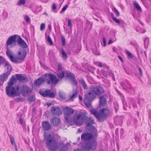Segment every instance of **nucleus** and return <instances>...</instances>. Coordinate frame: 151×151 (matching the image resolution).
Segmentation results:
<instances>
[{
	"mask_svg": "<svg viewBox=\"0 0 151 151\" xmlns=\"http://www.w3.org/2000/svg\"><path fill=\"white\" fill-rule=\"evenodd\" d=\"M86 119V116L82 112H77L73 116V119L71 116H66L65 121L70 123L73 122L75 124L78 126L82 125Z\"/></svg>",
	"mask_w": 151,
	"mask_h": 151,
	"instance_id": "obj_2",
	"label": "nucleus"
},
{
	"mask_svg": "<svg viewBox=\"0 0 151 151\" xmlns=\"http://www.w3.org/2000/svg\"><path fill=\"white\" fill-rule=\"evenodd\" d=\"M74 151H82L80 149H77L76 150H75Z\"/></svg>",
	"mask_w": 151,
	"mask_h": 151,
	"instance_id": "obj_59",
	"label": "nucleus"
},
{
	"mask_svg": "<svg viewBox=\"0 0 151 151\" xmlns=\"http://www.w3.org/2000/svg\"><path fill=\"white\" fill-rule=\"evenodd\" d=\"M106 94H104L102 95L100 97V104L101 105H104L106 103Z\"/></svg>",
	"mask_w": 151,
	"mask_h": 151,
	"instance_id": "obj_20",
	"label": "nucleus"
},
{
	"mask_svg": "<svg viewBox=\"0 0 151 151\" xmlns=\"http://www.w3.org/2000/svg\"><path fill=\"white\" fill-rule=\"evenodd\" d=\"M48 28H49L50 29H51V25H49L48 26Z\"/></svg>",
	"mask_w": 151,
	"mask_h": 151,
	"instance_id": "obj_61",
	"label": "nucleus"
},
{
	"mask_svg": "<svg viewBox=\"0 0 151 151\" xmlns=\"http://www.w3.org/2000/svg\"><path fill=\"white\" fill-rule=\"evenodd\" d=\"M50 122L53 126L57 127L60 124V120L58 118L54 117L50 119Z\"/></svg>",
	"mask_w": 151,
	"mask_h": 151,
	"instance_id": "obj_16",
	"label": "nucleus"
},
{
	"mask_svg": "<svg viewBox=\"0 0 151 151\" xmlns=\"http://www.w3.org/2000/svg\"><path fill=\"white\" fill-rule=\"evenodd\" d=\"M90 89L95 95L100 96L105 93V90L102 86H92L90 88Z\"/></svg>",
	"mask_w": 151,
	"mask_h": 151,
	"instance_id": "obj_9",
	"label": "nucleus"
},
{
	"mask_svg": "<svg viewBox=\"0 0 151 151\" xmlns=\"http://www.w3.org/2000/svg\"><path fill=\"white\" fill-rule=\"evenodd\" d=\"M64 114L65 115V119L66 116H70L74 112V110L72 108L67 106L64 107L63 108Z\"/></svg>",
	"mask_w": 151,
	"mask_h": 151,
	"instance_id": "obj_13",
	"label": "nucleus"
},
{
	"mask_svg": "<svg viewBox=\"0 0 151 151\" xmlns=\"http://www.w3.org/2000/svg\"><path fill=\"white\" fill-rule=\"evenodd\" d=\"M4 59V60L3 61H2L3 63L4 64V67H6L8 71L7 72H9L10 74L11 72L12 71V66L10 65L8 62L5 61V59Z\"/></svg>",
	"mask_w": 151,
	"mask_h": 151,
	"instance_id": "obj_24",
	"label": "nucleus"
},
{
	"mask_svg": "<svg viewBox=\"0 0 151 151\" xmlns=\"http://www.w3.org/2000/svg\"><path fill=\"white\" fill-rule=\"evenodd\" d=\"M51 111L55 115H59L62 113V111L58 107H52L51 108Z\"/></svg>",
	"mask_w": 151,
	"mask_h": 151,
	"instance_id": "obj_17",
	"label": "nucleus"
},
{
	"mask_svg": "<svg viewBox=\"0 0 151 151\" xmlns=\"http://www.w3.org/2000/svg\"><path fill=\"white\" fill-rule=\"evenodd\" d=\"M113 42H112V40L111 39H110V40H109V43H108V44H111Z\"/></svg>",
	"mask_w": 151,
	"mask_h": 151,
	"instance_id": "obj_57",
	"label": "nucleus"
},
{
	"mask_svg": "<svg viewBox=\"0 0 151 151\" xmlns=\"http://www.w3.org/2000/svg\"><path fill=\"white\" fill-rule=\"evenodd\" d=\"M94 95V93H93L90 90V91H87L85 93V98L89 101H91L93 100Z\"/></svg>",
	"mask_w": 151,
	"mask_h": 151,
	"instance_id": "obj_14",
	"label": "nucleus"
},
{
	"mask_svg": "<svg viewBox=\"0 0 151 151\" xmlns=\"http://www.w3.org/2000/svg\"><path fill=\"white\" fill-rule=\"evenodd\" d=\"M44 76L45 81H47V83L48 84L56 83L59 81L56 77L52 74H45Z\"/></svg>",
	"mask_w": 151,
	"mask_h": 151,
	"instance_id": "obj_10",
	"label": "nucleus"
},
{
	"mask_svg": "<svg viewBox=\"0 0 151 151\" xmlns=\"http://www.w3.org/2000/svg\"><path fill=\"white\" fill-rule=\"evenodd\" d=\"M116 91L119 94V95H120L121 93L119 91H118L117 90H116Z\"/></svg>",
	"mask_w": 151,
	"mask_h": 151,
	"instance_id": "obj_60",
	"label": "nucleus"
},
{
	"mask_svg": "<svg viewBox=\"0 0 151 151\" xmlns=\"http://www.w3.org/2000/svg\"><path fill=\"white\" fill-rule=\"evenodd\" d=\"M70 80L72 82L74 85L75 86L77 85L78 83L77 81L76 80L75 78L70 79Z\"/></svg>",
	"mask_w": 151,
	"mask_h": 151,
	"instance_id": "obj_37",
	"label": "nucleus"
},
{
	"mask_svg": "<svg viewBox=\"0 0 151 151\" xmlns=\"http://www.w3.org/2000/svg\"><path fill=\"white\" fill-rule=\"evenodd\" d=\"M14 147L15 149V151H17V145L14 146Z\"/></svg>",
	"mask_w": 151,
	"mask_h": 151,
	"instance_id": "obj_62",
	"label": "nucleus"
},
{
	"mask_svg": "<svg viewBox=\"0 0 151 151\" xmlns=\"http://www.w3.org/2000/svg\"><path fill=\"white\" fill-rule=\"evenodd\" d=\"M40 93L44 97H48L50 98H54L55 97L54 93L53 92H51V90L47 89H41L40 90Z\"/></svg>",
	"mask_w": 151,
	"mask_h": 151,
	"instance_id": "obj_12",
	"label": "nucleus"
},
{
	"mask_svg": "<svg viewBox=\"0 0 151 151\" xmlns=\"http://www.w3.org/2000/svg\"><path fill=\"white\" fill-rule=\"evenodd\" d=\"M65 75V73L63 71L59 72L57 74V76L59 78L62 79L63 78Z\"/></svg>",
	"mask_w": 151,
	"mask_h": 151,
	"instance_id": "obj_30",
	"label": "nucleus"
},
{
	"mask_svg": "<svg viewBox=\"0 0 151 151\" xmlns=\"http://www.w3.org/2000/svg\"><path fill=\"white\" fill-rule=\"evenodd\" d=\"M118 57L119 58V59H120V60H121V61L122 62H123L124 61V60H123V59L120 56H118Z\"/></svg>",
	"mask_w": 151,
	"mask_h": 151,
	"instance_id": "obj_55",
	"label": "nucleus"
},
{
	"mask_svg": "<svg viewBox=\"0 0 151 151\" xmlns=\"http://www.w3.org/2000/svg\"><path fill=\"white\" fill-rule=\"evenodd\" d=\"M85 120V124L87 127L91 126L94 123V119L91 117L88 118L86 117Z\"/></svg>",
	"mask_w": 151,
	"mask_h": 151,
	"instance_id": "obj_21",
	"label": "nucleus"
},
{
	"mask_svg": "<svg viewBox=\"0 0 151 151\" xmlns=\"http://www.w3.org/2000/svg\"><path fill=\"white\" fill-rule=\"evenodd\" d=\"M68 5L66 4L63 8L62 10V12H64L67 9L68 7Z\"/></svg>",
	"mask_w": 151,
	"mask_h": 151,
	"instance_id": "obj_47",
	"label": "nucleus"
},
{
	"mask_svg": "<svg viewBox=\"0 0 151 151\" xmlns=\"http://www.w3.org/2000/svg\"><path fill=\"white\" fill-rule=\"evenodd\" d=\"M17 82V79L15 78L14 76H12L11 78L9 81L8 82V86L6 87V91L7 95L11 97L16 95V87L12 86L16 83Z\"/></svg>",
	"mask_w": 151,
	"mask_h": 151,
	"instance_id": "obj_6",
	"label": "nucleus"
},
{
	"mask_svg": "<svg viewBox=\"0 0 151 151\" xmlns=\"http://www.w3.org/2000/svg\"><path fill=\"white\" fill-rule=\"evenodd\" d=\"M16 95L21 93L25 97H27L32 92L30 88L26 85H18L16 87Z\"/></svg>",
	"mask_w": 151,
	"mask_h": 151,
	"instance_id": "obj_8",
	"label": "nucleus"
},
{
	"mask_svg": "<svg viewBox=\"0 0 151 151\" xmlns=\"http://www.w3.org/2000/svg\"><path fill=\"white\" fill-rule=\"evenodd\" d=\"M109 75H110V76L112 77V79L114 81H115V79L114 76V74L113 73H112L111 72V71H109Z\"/></svg>",
	"mask_w": 151,
	"mask_h": 151,
	"instance_id": "obj_43",
	"label": "nucleus"
},
{
	"mask_svg": "<svg viewBox=\"0 0 151 151\" xmlns=\"http://www.w3.org/2000/svg\"><path fill=\"white\" fill-rule=\"evenodd\" d=\"M20 47L22 48H26L28 46L25 41L23 40L19 35H14L10 36L7 40L6 44L10 45L12 44L14 46L16 45V43Z\"/></svg>",
	"mask_w": 151,
	"mask_h": 151,
	"instance_id": "obj_4",
	"label": "nucleus"
},
{
	"mask_svg": "<svg viewBox=\"0 0 151 151\" xmlns=\"http://www.w3.org/2000/svg\"><path fill=\"white\" fill-rule=\"evenodd\" d=\"M90 132L91 133L93 136H94V137H96L97 135V130L94 127H91L89 129Z\"/></svg>",
	"mask_w": 151,
	"mask_h": 151,
	"instance_id": "obj_23",
	"label": "nucleus"
},
{
	"mask_svg": "<svg viewBox=\"0 0 151 151\" xmlns=\"http://www.w3.org/2000/svg\"><path fill=\"white\" fill-rule=\"evenodd\" d=\"M24 19L27 23L29 22H30V18L27 15H25L24 16Z\"/></svg>",
	"mask_w": 151,
	"mask_h": 151,
	"instance_id": "obj_38",
	"label": "nucleus"
},
{
	"mask_svg": "<svg viewBox=\"0 0 151 151\" xmlns=\"http://www.w3.org/2000/svg\"><path fill=\"white\" fill-rule=\"evenodd\" d=\"M10 74L9 72H6L3 73L0 76V81L2 82H4L8 78V76Z\"/></svg>",
	"mask_w": 151,
	"mask_h": 151,
	"instance_id": "obj_22",
	"label": "nucleus"
},
{
	"mask_svg": "<svg viewBox=\"0 0 151 151\" xmlns=\"http://www.w3.org/2000/svg\"><path fill=\"white\" fill-rule=\"evenodd\" d=\"M125 52L128 55V56L131 58H132L133 56L131 53L127 50H126Z\"/></svg>",
	"mask_w": 151,
	"mask_h": 151,
	"instance_id": "obj_44",
	"label": "nucleus"
},
{
	"mask_svg": "<svg viewBox=\"0 0 151 151\" xmlns=\"http://www.w3.org/2000/svg\"><path fill=\"white\" fill-rule=\"evenodd\" d=\"M98 65L100 67H101L102 66V64L100 62H99L98 63Z\"/></svg>",
	"mask_w": 151,
	"mask_h": 151,
	"instance_id": "obj_54",
	"label": "nucleus"
},
{
	"mask_svg": "<svg viewBox=\"0 0 151 151\" xmlns=\"http://www.w3.org/2000/svg\"><path fill=\"white\" fill-rule=\"evenodd\" d=\"M113 20L117 23H120V22L118 19H117L115 17H113Z\"/></svg>",
	"mask_w": 151,
	"mask_h": 151,
	"instance_id": "obj_45",
	"label": "nucleus"
},
{
	"mask_svg": "<svg viewBox=\"0 0 151 151\" xmlns=\"http://www.w3.org/2000/svg\"><path fill=\"white\" fill-rule=\"evenodd\" d=\"M147 40V38H145L144 39V44L145 45L146 43V41Z\"/></svg>",
	"mask_w": 151,
	"mask_h": 151,
	"instance_id": "obj_64",
	"label": "nucleus"
},
{
	"mask_svg": "<svg viewBox=\"0 0 151 151\" xmlns=\"http://www.w3.org/2000/svg\"><path fill=\"white\" fill-rule=\"evenodd\" d=\"M45 28V24L44 23H42L40 25V29L41 30H44Z\"/></svg>",
	"mask_w": 151,
	"mask_h": 151,
	"instance_id": "obj_41",
	"label": "nucleus"
},
{
	"mask_svg": "<svg viewBox=\"0 0 151 151\" xmlns=\"http://www.w3.org/2000/svg\"><path fill=\"white\" fill-rule=\"evenodd\" d=\"M66 76L67 77H69V78L70 80V79L74 78L75 77L73 74L72 73L70 72H66Z\"/></svg>",
	"mask_w": 151,
	"mask_h": 151,
	"instance_id": "obj_29",
	"label": "nucleus"
},
{
	"mask_svg": "<svg viewBox=\"0 0 151 151\" xmlns=\"http://www.w3.org/2000/svg\"><path fill=\"white\" fill-rule=\"evenodd\" d=\"M47 41L48 43L50 45H53L52 41L49 35H48L47 37Z\"/></svg>",
	"mask_w": 151,
	"mask_h": 151,
	"instance_id": "obj_36",
	"label": "nucleus"
},
{
	"mask_svg": "<svg viewBox=\"0 0 151 151\" xmlns=\"http://www.w3.org/2000/svg\"><path fill=\"white\" fill-rule=\"evenodd\" d=\"M25 0H19L17 4V5L21 6V5H24L26 3Z\"/></svg>",
	"mask_w": 151,
	"mask_h": 151,
	"instance_id": "obj_28",
	"label": "nucleus"
},
{
	"mask_svg": "<svg viewBox=\"0 0 151 151\" xmlns=\"http://www.w3.org/2000/svg\"><path fill=\"white\" fill-rule=\"evenodd\" d=\"M9 137L12 145L13 146H16V145L14 139V138L13 137H11L10 136H9Z\"/></svg>",
	"mask_w": 151,
	"mask_h": 151,
	"instance_id": "obj_33",
	"label": "nucleus"
},
{
	"mask_svg": "<svg viewBox=\"0 0 151 151\" xmlns=\"http://www.w3.org/2000/svg\"><path fill=\"white\" fill-rule=\"evenodd\" d=\"M78 94V93L77 91H75V92L72 95L69 96V99L68 101H73L74 99L77 97Z\"/></svg>",
	"mask_w": 151,
	"mask_h": 151,
	"instance_id": "obj_25",
	"label": "nucleus"
},
{
	"mask_svg": "<svg viewBox=\"0 0 151 151\" xmlns=\"http://www.w3.org/2000/svg\"><path fill=\"white\" fill-rule=\"evenodd\" d=\"M7 56L11 61L13 63H21L26 57L27 53L24 50H21L18 53L17 57L14 56L13 53L7 48L6 51Z\"/></svg>",
	"mask_w": 151,
	"mask_h": 151,
	"instance_id": "obj_3",
	"label": "nucleus"
},
{
	"mask_svg": "<svg viewBox=\"0 0 151 151\" xmlns=\"http://www.w3.org/2000/svg\"><path fill=\"white\" fill-rule=\"evenodd\" d=\"M133 5L134 7H135L139 11H141L142 9L139 5L137 3L136 1H134Z\"/></svg>",
	"mask_w": 151,
	"mask_h": 151,
	"instance_id": "obj_26",
	"label": "nucleus"
},
{
	"mask_svg": "<svg viewBox=\"0 0 151 151\" xmlns=\"http://www.w3.org/2000/svg\"><path fill=\"white\" fill-rule=\"evenodd\" d=\"M4 82H2V81H0V86H2Z\"/></svg>",
	"mask_w": 151,
	"mask_h": 151,
	"instance_id": "obj_58",
	"label": "nucleus"
},
{
	"mask_svg": "<svg viewBox=\"0 0 151 151\" xmlns=\"http://www.w3.org/2000/svg\"><path fill=\"white\" fill-rule=\"evenodd\" d=\"M120 84L123 89L125 90L127 92L131 93H134V90L129 82L126 81V83L122 82L120 83Z\"/></svg>",
	"mask_w": 151,
	"mask_h": 151,
	"instance_id": "obj_11",
	"label": "nucleus"
},
{
	"mask_svg": "<svg viewBox=\"0 0 151 151\" xmlns=\"http://www.w3.org/2000/svg\"><path fill=\"white\" fill-rule=\"evenodd\" d=\"M102 42H103L104 44L103 45L104 46H106V39H105V37H103V38Z\"/></svg>",
	"mask_w": 151,
	"mask_h": 151,
	"instance_id": "obj_49",
	"label": "nucleus"
},
{
	"mask_svg": "<svg viewBox=\"0 0 151 151\" xmlns=\"http://www.w3.org/2000/svg\"><path fill=\"white\" fill-rule=\"evenodd\" d=\"M68 25L69 27H72V25L71 24V20L70 19H69L68 20Z\"/></svg>",
	"mask_w": 151,
	"mask_h": 151,
	"instance_id": "obj_46",
	"label": "nucleus"
},
{
	"mask_svg": "<svg viewBox=\"0 0 151 151\" xmlns=\"http://www.w3.org/2000/svg\"><path fill=\"white\" fill-rule=\"evenodd\" d=\"M52 8L54 10H55L56 9V4L55 3L53 4Z\"/></svg>",
	"mask_w": 151,
	"mask_h": 151,
	"instance_id": "obj_51",
	"label": "nucleus"
},
{
	"mask_svg": "<svg viewBox=\"0 0 151 151\" xmlns=\"http://www.w3.org/2000/svg\"><path fill=\"white\" fill-rule=\"evenodd\" d=\"M15 99L16 100V101L17 102H19L20 101H21L22 100V99L19 98H16Z\"/></svg>",
	"mask_w": 151,
	"mask_h": 151,
	"instance_id": "obj_53",
	"label": "nucleus"
},
{
	"mask_svg": "<svg viewBox=\"0 0 151 151\" xmlns=\"http://www.w3.org/2000/svg\"><path fill=\"white\" fill-rule=\"evenodd\" d=\"M114 12L116 13V16H119L120 14L119 12L115 7L114 8Z\"/></svg>",
	"mask_w": 151,
	"mask_h": 151,
	"instance_id": "obj_42",
	"label": "nucleus"
},
{
	"mask_svg": "<svg viewBox=\"0 0 151 151\" xmlns=\"http://www.w3.org/2000/svg\"><path fill=\"white\" fill-rule=\"evenodd\" d=\"M46 140V143L47 147L51 151L57 150L58 148V145L55 137L50 134L45 137Z\"/></svg>",
	"mask_w": 151,
	"mask_h": 151,
	"instance_id": "obj_5",
	"label": "nucleus"
},
{
	"mask_svg": "<svg viewBox=\"0 0 151 151\" xmlns=\"http://www.w3.org/2000/svg\"><path fill=\"white\" fill-rule=\"evenodd\" d=\"M19 123L22 126V127L25 126V122L21 117H20L19 119Z\"/></svg>",
	"mask_w": 151,
	"mask_h": 151,
	"instance_id": "obj_34",
	"label": "nucleus"
},
{
	"mask_svg": "<svg viewBox=\"0 0 151 151\" xmlns=\"http://www.w3.org/2000/svg\"><path fill=\"white\" fill-rule=\"evenodd\" d=\"M16 78L18 81L23 83H26L28 81L27 77L24 75L17 74L16 75Z\"/></svg>",
	"mask_w": 151,
	"mask_h": 151,
	"instance_id": "obj_15",
	"label": "nucleus"
},
{
	"mask_svg": "<svg viewBox=\"0 0 151 151\" xmlns=\"http://www.w3.org/2000/svg\"><path fill=\"white\" fill-rule=\"evenodd\" d=\"M62 53L63 55L62 57L65 60L67 59V55L65 51L63 49L61 50Z\"/></svg>",
	"mask_w": 151,
	"mask_h": 151,
	"instance_id": "obj_32",
	"label": "nucleus"
},
{
	"mask_svg": "<svg viewBox=\"0 0 151 151\" xmlns=\"http://www.w3.org/2000/svg\"><path fill=\"white\" fill-rule=\"evenodd\" d=\"M62 66L61 64H58V70H62Z\"/></svg>",
	"mask_w": 151,
	"mask_h": 151,
	"instance_id": "obj_48",
	"label": "nucleus"
},
{
	"mask_svg": "<svg viewBox=\"0 0 151 151\" xmlns=\"http://www.w3.org/2000/svg\"><path fill=\"white\" fill-rule=\"evenodd\" d=\"M91 111L99 121L101 122L104 121V119L102 116L105 117L108 116L110 113V111L108 108L102 109L100 110L99 113L95 109H92Z\"/></svg>",
	"mask_w": 151,
	"mask_h": 151,
	"instance_id": "obj_7",
	"label": "nucleus"
},
{
	"mask_svg": "<svg viewBox=\"0 0 151 151\" xmlns=\"http://www.w3.org/2000/svg\"><path fill=\"white\" fill-rule=\"evenodd\" d=\"M94 136L91 133L88 132L83 133L81 135V140L84 141H88L85 144L84 151H94L96 150L97 146V143L96 140H90L94 139Z\"/></svg>",
	"mask_w": 151,
	"mask_h": 151,
	"instance_id": "obj_1",
	"label": "nucleus"
},
{
	"mask_svg": "<svg viewBox=\"0 0 151 151\" xmlns=\"http://www.w3.org/2000/svg\"><path fill=\"white\" fill-rule=\"evenodd\" d=\"M60 97L62 99H65V94L64 93L60 92L59 93Z\"/></svg>",
	"mask_w": 151,
	"mask_h": 151,
	"instance_id": "obj_35",
	"label": "nucleus"
},
{
	"mask_svg": "<svg viewBox=\"0 0 151 151\" xmlns=\"http://www.w3.org/2000/svg\"><path fill=\"white\" fill-rule=\"evenodd\" d=\"M42 127L44 130L48 131L51 129V125L47 121H43L42 122Z\"/></svg>",
	"mask_w": 151,
	"mask_h": 151,
	"instance_id": "obj_18",
	"label": "nucleus"
},
{
	"mask_svg": "<svg viewBox=\"0 0 151 151\" xmlns=\"http://www.w3.org/2000/svg\"><path fill=\"white\" fill-rule=\"evenodd\" d=\"M61 39L62 45L63 46H64L65 45V39L64 36H61Z\"/></svg>",
	"mask_w": 151,
	"mask_h": 151,
	"instance_id": "obj_40",
	"label": "nucleus"
},
{
	"mask_svg": "<svg viewBox=\"0 0 151 151\" xmlns=\"http://www.w3.org/2000/svg\"><path fill=\"white\" fill-rule=\"evenodd\" d=\"M79 99L80 101H82V99L81 96H79Z\"/></svg>",
	"mask_w": 151,
	"mask_h": 151,
	"instance_id": "obj_56",
	"label": "nucleus"
},
{
	"mask_svg": "<svg viewBox=\"0 0 151 151\" xmlns=\"http://www.w3.org/2000/svg\"><path fill=\"white\" fill-rule=\"evenodd\" d=\"M45 81V78H43L40 77L38 79L35 81L34 82V85L35 86H39L41 85Z\"/></svg>",
	"mask_w": 151,
	"mask_h": 151,
	"instance_id": "obj_19",
	"label": "nucleus"
},
{
	"mask_svg": "<svg viewBox=\"0 0 151 151\" xmlns=\"http://www.w3.org/2000/svg\"><path fill=\"white\" fill-rule=\"evenodd\" d=\"M84 102L85 105L88 107H90V106L91 105V104L90 102H89V101L88 102H87L85 100H84Z\"/></svg>",
	"mask_w": 151,
	"mask_h": 151,
	"instance_id": "obj_39",
	"label": "nucleus"
},
{
	"mask_svg": "<svg viewBox=\"0 0 151 151\" xmlns=\"http://www.w3.org/2000/svg\"><path fill=\"white\" fill-rule=\"evenodd\" d=\"M94 54H95L96 55H100V53L99 52L98 53H94Z\"/></svg>",
	"mask_w": 151,
	"mask_h": 151,
	"instance_id": "obj_63",
	"label": "nucleus"
},
{
	"mask_svg": "<svg viewBox=\"0 0 151 151\" xmlns=\"http://www.w3.org/2000/svg\"><path fill=\"white\" fill-rule=\"evenodd\" d=\"M138 70L139 71L140 74L141 75V76H142V69L140 68H139L138 69Z\"/></svg>",
	"mask_w": 151,
	"mask_h": 151,
	"instance_id": "obj_52",
	"label": "nucleus"
},
{
	"mask_svg": "<svg viewBox=\"0 0 151 151\" xmlns=\"http://www.w3.org/2000/svg\"><path fill=\"white\" fill-rule=\"evenodd\" d=\"M27 100L29 102L31 103L35 101V96L31 95L28 98Z\"/></svg>",
	"mask_w": 151,
	"mask_h": 151,
	"instance_id": "obj_31",
	"label": "nucleus"
},
{
	"mask_svg": "<svg viewBox=\"0 0 151 151\" xmlns=\"http://www.w3.org/2000/svg\"><path fill=\"white\" fill-rule=\"evenodd\" d=\"M81 50V47L80 46H78L77 47V49L76 51V52L77 53H78Z\"/></svg>",
	"mask_w": 151,
	"mask_h": 151,
	"instance_id": "obj_50",
	"label": "nucleus"
},
{
	"mask_svg": "<svg viewBox=\"0 0 151 151\" xmlns=\"http://www.w3.org/2000/svg\"><path fill=\"white\" fill-rule=\"evenodd\" d=\"M79 82L81 83L84 89H87V86L86 83L85 81L84 80V79H82L79 81Z\"/></svg>",
	"mask_w": 151,
	"mask_h": 151,
	"instance_id": "obj_27",
	"label": "nucleus"
}]
</instances>
